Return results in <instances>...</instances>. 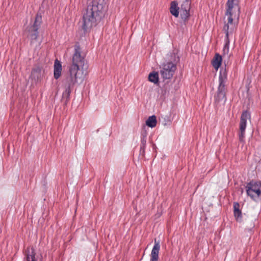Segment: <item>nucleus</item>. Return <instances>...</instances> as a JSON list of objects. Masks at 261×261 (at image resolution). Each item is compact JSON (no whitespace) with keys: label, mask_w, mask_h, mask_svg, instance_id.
<instances>
[{"label":"nucleus","mask_w":261,"mask_h":261,"mask_svg":"<svg viewBox=\"0 0 261 261\" xmlns=\"http://www.w3.org/2000/svg\"><path fill=\"white\" fill-rule=\"evenodd\" d=\"M87 61L85 56L82 55V50L78 43L74 45L71 64L68 67V71L62 81V87L64 89L62 101L66 105L70 99V93L74 86L80 84L84 80L83 71L84 67H87Z\"/></svg>","instance_id":"f257e3e1"},{"label":"nucleus","mask_w":261,"mask_h":261,"mask_svg":"<svg viewBox=\"0 0 261 261\" xmlns=\"http://www.w3.org/2000/svg\"><path fill=\"white\" fill-rule=\"evenodd\" d=\"M105 0H92L87 6L83 16L82 28L87 32L100 22L105 14Z\"/></svg>","instance_id":"f03ea898"},{"label":"nucleus","mask_w":261,"mask_h":261,"mask_svg":"<svg viewBox=\"0 0 261 261\" xmlns=\"http://www.w3.org/2000/svg\"><path fill=\"white\" fill-rule=\"evenodd\" d=\"M240 0H228L226 6L225 16L227 17V23L223 27V31L226 35V43L225 46L229 43V35L232 34L236 28L234 22L238 21L240 14Z\"/></svg>","instance_id":"7ed1b4c3"},{"label":"nucleus","mask_w":261,"mask_h":261,"mask_svg":"<svg viewBox=\"0 0 261 261\" xmlns=\"http://www.w3.org/2000/svg\"><path fill=\"white\" fill-rule=\"evenodd\" d=\"M41 22L42 16L37 13L33 24L28 26L25 30V33H27V37L30 39L31 44L35 43L37 41L39 35L38 29Z\"/></svg>","instance_id":"20e7f679"},{"label":"nucleus","mask_w":261,"mask_h":261,"mask_svg":"<svg viewBox=\"0 0 261 261\" xmlns=\"http://www.w3.org/2000/svg\"><path fill=\"white\" fill-rule=\"evenodd\" d=\"M227 80V72L226 68L221 69L220 71V75L219 77V86L216 95L215 96V100L216 102H219L220 100H225L226 97V89L225 82Z\"/></svg>","instance_id":"39448f33"},{"label":"nucleus","mask_w":261,"mask_h":261,"mask_svg":"<svg viewBox=\"0 0 261 261\" xmlns=\"http://www.w3.org/2000/svg\"><path fill=\"white\" fill-rule=\"evenodd\" d=\"M247 194L252 199L258 198L261 194V182L251 181L246 186Z\"/></svg>","instance_id":"423d86ee"},{"label":"nucleus","mask_w":261,"mask_h":261,"mask_svg":"<svg viewBox=\"0 0 261 261\" xmlns=\"http://www.w3.org/2000/svg\"><path fill=\"white\" fill-rule=\"evenodd\" d=\"M251 116L249 112L247 111H244L241 116L240 128L239 133V141L241 143L244 142L245 132L246 127V122L247 119H250Z\"/></svg>","instance_id":"0eeeda50"},{"label":"nucleus","mask_w":261,"mask_h":261,"mask_svg":"<svg viewBox=\"0 0 261 261\" xmlns=\"http://www.w3.org/2000/svg\"><path fill=\"white\" fill-rule=\"evenodd\" d=\"M176 69V65L169 62L163 65V69L160 71V73L164 79H170L172 77Z\"/></svg>","instance_id":"6e6552de"},{"label":"nucleus","mask_w":261,"mask_h":261,"mask_svg":"<svg viewBox=\"0 0 261 261\" xmlns=\"http://www.w3.org/2000/svg\"><path fill=\"white\" fill-rule=\"evenodd\" d=\"M191 0H185L180 7V16L184 21H186L190 16Z\"/></svg>","instance_id":"1a4fd4ad"},{"label":"nucleus","mask_w":261,"mask_h":261,"mask_svg":"<svg viewBox=\"0 0 261 261\" xmlns=\"http://www.w3.org/2000/svg\"><path fill=\"white\" fill-rule=\"evenodd\" d=\"M36 253L34 247L27 248L26 250L27 261H42V255H40V257L38 256L36 257Z\"/></svg>","instance_id":"9d476101"},{"label":"nucleus","mask_w":261,"mask_h":261,"mask_svg":"<svg viewBox=\"0 0 261 261\" xmlns=\"http://www.w3.org/2000/svg\"><path fill=\"white\" fill-rule=\"evenodd\" d=\"M160 249V244L159 241L154 239V245L151 250L150 261H158L159 253Z\"/></svg>","instance_id":"9b49d317"},{"label":"nucleus","mask_w":261,"mask_h":261,"mask_svg":"<svg viewBox=\"0 0 261 261\" xmlns=\"http://www.w3.org/2000/svg\"><path fill=\"white\" fill-rule=\"evenodd\" d=\"M62 68L61 62L56 59L54 63V75L55 79H58L61 75Z\"/></svg>","instance_id":"f8f14e48"},{"label":"nucleus","mask_w":261,"mask_h":261,"mask_svg":"<svg viewBox=\"0 0 261 261\" xmlns=\"http://www.w3.org/2000/svg\"><path fill=\"white\" fill-rule=\"evenodd\" d=\"M31 76L35 81H38L41 78V68L37 66L32 69Z\"/></svg>","instance_id":"ddd939ff"},{"label":"nucleus","mask_w":261,"mask_h":261,"mask_svg":"<svg viewBox=\"0 0 261 261\" xmlns=\"http://www.w3.org/2000/svg\"><path fill=\"white\" fill-rule=\"evenodd\" d=\"M212 63L214 68L218 70L222 64V57L219 54H216Z\"/></svg>","instance_id":"4468645a"},{"label":"nucleus","mask_w":261,"mask_h":261,"mask_svg":"<svg viewBox=\"0 0 261 261\" xmlns=\"http://www.w3.org/2000/svg\"><path fill=\"white\" fill-rule=\"evenodd\" d=\"M179 9L177 3L175 1L172 2L170 8V12L175 17H177L179 15Z\"/></svg>","instance_id":"2eb2a0df"},{"label":"nucleus","mask_w":261,"mask_h":261,"mask_svg":"<svg viewBox=\"0 0 261 261\" xmlns=\"http://www.w3.org/2000/svg\"><path fill=\"white\" fill-rule=\"evenodd\" d=\"M157 123L156 116L152 115L149 116L146 121V124L150 127H154L156 126Z\"/></svg>","instance_id":"dca6fc26"},{"label":"nucleus","mask_w":261,"mask_h":261,"mask_svg":"<svg viewBox=\"0 0 261 261\" xmlns=\"http://www.w3.org/2000/svg\"><path fill=\"white\" fill-rule=\"evenodd\" d=\"M240 204L238 202L233 203V213L234 217L238 219L242 217V212L240 210Z\"/></svg>","instance_id":"f3484780"},{"label":"nucleus","mask_w":261,"mask_h":261,"mask_svg":"<svg viewBox=\"0 0 261 261\" xmlns=\"http://www.w3.org/2000/svg\"><path fill=\"white\" fill-rule=\"evenodd\" d=\"M148 80L153 83L154 84H156L159 82V74L157 72H153L150 73L148 75Z\"/></svg>","instance_id":"a211bd4d"},{"label":"nucleus","mask_w":261,"mask_h":261,"mask_svg":"<svg viewBox=\"0 0 261 261\" xmlns=\"http://www.w3.org/2000/svg\"><path fill=\"white\" fill-rule=\"evenodd\" d=\"M146 140L145 139V137L144 136L141 139V149L143 150V152L144 151V147L146 144Z\"/></svg>","instance_id":"6ab92c4d"},{"label":"nucleus","mask_w":261,"mask_h":261,"mask_svg":"<svg viewBox=\"0 0 261 261\" xmlns=\"http://www.w3.org/2000/svg\"><path fill=\"white\" fill-rule=\"evenodd\" d=\"M248 231L249 232H250V233H251V232H252V229H248Z\"/></svg>","instance_id":"aec40b11"}]
</instances>
